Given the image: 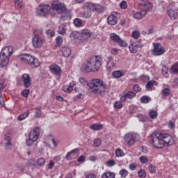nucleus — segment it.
I'll list each match as a JSON object with an SVG mask.
<instances>
[{
  "mask_svg": "<svg viewBox=\"0 0 178 178\" xmlns=\"http://www.w3.org/2000/svg\"><path fill=\"white\" fill-rule=\"evenodd\" d=\"M149 116L151 119H156L158 118V113L156 111H150L149 113Z\"/></svg>",
  "mask_w": 178,
  "mask_h": 178,
  "instance_id": "a18cd8bd",
  "label": "nucleus"
},
{
  "mask_svg": "<svg viewBox=\"0 0 178 178\" xmlns=\"http://www.w3.org/2000/svg\"><path fill=\"white\" fill-rule=\"evenodd\" d=\"M162 95H164V97H168V95L170 94V89L166 88L161 90Z\"/></svg>",
  "mask_w": 178,
  "mask_h": 178,
  "instance_id": "79ce46f5",
  "label": "nucleus"
},
{
  "mask_svg": "<svg viewBox=\"0 0 178 178\" xmlns=\"http://www.w3.org/2000/svg\"><path fill=\"white\" fill-rule=\"evenodd\" d=\"M149 142L154 148H162L163 147L161 133L152 134L149 138Z\"/></svg>",
  "mask_w": 178,
  "mask_h": 178,
  "instance_id": "39448f33",
  "label": "nucleus"
},
{
  "mask_svg": "<svg viewBox=\"0 0 178 178\" xmlns=\"http://www.w3.org/2000/svg\"><path fill=\"white\" fill-rule=\"evenodd\" d=\"M120 7L121 9H127V3L125 1H122L120 3Z\"/></svg>",
  "mask_w": 178,
  "mask_h": 178,
  "instance_id": "0e129e2a",
  "label": "nucleus"
},
{
  "mask_svg": "<svg viewBox=\"0 0 178 178\" xmlns=\"http://www.w3.org/2000/svg\"><path fill=\"white\" fill-rule=\"evenodd\" d=\"M60 51L65 58H69V56L72 55V50L67 47H63L60 49Z\"/></svg>",
  "mask_w": 178,
  "mask_h": 178,
  "instance_id": "4be33fe9",
  "label": "nucleus"
},
{
  "mask_svg": "<svg viewBox=\"0 0 178 178\" xmlns=\"http://www.w3.org/2000/svg\"><path fill=\"white\" fill-rule=\"evenodd\" d=\"M75 27H83V20L79 18H76L73 21Z\"/></svg>",
  "mask_w": 178,
  "mask_h": 178,
  "instance_id": "7c9ffc66",
  "label": "nucleus"
},
{
  "mask_svg": "<svg viewBox=\"0 0 178 178\" xmlns=\"http://www.w3.org/2000/svg\"><path fill=\"white\" fill-rule=\"evenodd\" d=\"M140 44H137L136 42H131L129 45V49L131 54H137L138 52V48H141Z\"/></svg>",
  "mask_w": 178,
  "mask_h": 178,
  "instance_id": "6ab92c4d",
  "label": "nucleus"
},
{
  "mask_svg": "<svg viewBox=\"0 0 178 178\" xmlns=\"http://www.w3.org/2000/svg\"><path fill=\"white\" fill-rule=\"evenodd\" d=\"M102 66V58L101 56H95L88 59L87 63L83 64L81 67L83 73H91V72H98Z\"/></svg>",
  "mask_w": 178,
  "mask_h": 178,
  "instance_id": "f257e3e1",
  "label": "nucleus"
},
{
  "mask_svg": "<svg viewBox=\"0 0 178 178\" xmlns=\"http://www.w3.org/2000/svg\"><path fill=\"white\" fill-rule=\"evenodd\" d=\"M80 17L83 19H90L91 17V10H85L80 13Z\"/></svg>",
  "mask_w": 178,
  "mask_h": 178,
  "instance_id": "cd10ccee",
  "label": "nucleus"
},
{
  "mask_svg": "<svg viewBox=\"0 0 178 178\" xmlns=\"http://www.w3.org/2000/svg\"><path fill=\"white\" fill-rule=\"evenodd\" d=\"M88 86L92 94L99 95H104L106 92V90H108L106 84L100 79L92 80Z\"/></svg>",
  "mask_w": 178,
  "mask_h": 178,
  "instance_id": "f03ea898",
  "label": "nucleus"
},
{
  "mask_svg": "<svg viewBox=\"0 0 178 178\" xmlns=\"http://www.w3.org/2000/svg\"><path fill=\"white\" fill-rule=\"evenodd\" d=\"M132 37L135 39L138 38V37H140V32L137 31H134L132 33Z\"/></svg>",
  "mask_w": 178,
  "mask_h": 178,
  "instance_id": "338daca9",
  "label": "nucleus"
},
{
  "mask_svg": "<svg viewBox=\"0 0 178 178\" xmlns=\"http://www.w3.org/2000/svg\"><path fill=\"white\" fill-rule=\"evenodd\" d=\"M127 97L129 98V99H133L134 97H136V93L133 91H129L126 93Z\"/></svg>",
  "mask_w": 178,
  "mask_h": 178,
  "instance_id": "8fccbe9b",
  "label": "nucleus"
},
{
  "mask_svg": "<svg viewBox=\"0 0 178 178\" xmlns=\"http://www.w3.org/2000/svg\"><path fill=\"white\" fill-rule=\"evenodd\" d=\"M140 101L142 102V104H148V102H149V101H151V98L148 96H143L140 98Z\"/></svg>",
  "mask_w": 178,
  "mask_h": 178,
  "instance_id": "58836bf2",
  "label": "nucleus"
},
{
  "mask_svg": "<svg viewBox=\"0 0 178 178\" xmlns=\"http://www.w3.org/2000/svg\"><path fill=\"white\" fill-rule=\"evenodd\" d=\"M138 138H140V136L138 134H133V133H129L125 134L124 137V140L125 143L129 145V147H131L138 141Z\"/></svg>",
  "mask_w": 178,
  "mask_h": 178,
  "instance_id": "0eeeda50",
  "label": "nucleus"
},
{
  "mask_svg": "<svg viewBox=\"0 0 178 178\" xmlns=\"http://www.w3.org/2000/svg\"><path fill=\"white\" fill-rule=\"evenodd\" d=\"M102 178H115V173L111 172H104Z\"/></svg>",
  "mask_w": 178,
  "mask_h": 178,
  "instance_id": "e433bc0d",
  "label": "nucleus"
},
{
  "mask_svg": "<svg viewBox=\"0 0 178 178\" xmlns=\"http://www.w3.org/2000/svg\"><path fill=\"white\" fill-rule=\"evenodd\" d=\"M84 6L92 12H98L99 13L102 12V6H101L99 4H94L93 3L88 2L85 3Z\"/></svg>",
  "mask_w": 178,
  "mask_h": 178,
  "instance_id": "4468645a",
  "label": "nucleus"
},
{
  "mask_svg": "<svg viewBox=\"0 0 178 178\" xmlns=\"http://www.w3.org/2000/svg\"><path fill=\"white\" fill-rule=\"evenodd\" d=\"M138 175L139 177H140V178L147 177V172H145V170H142V169H140L138 171Z\"/></svg>",
  "mask_w": 178,
  "mask_h": 178,
  "instance_id": "ea45409f",
  "label": "nucleus"
},
{
  "mask_svg": "<svg viewBox=\"0 0 178 178\" xmlns=\"http://www.w3.org/2000/svg\"><path fill=\"white\" fill-rule=\"evenodd\" d=\"M138 6L140 9H142V12H148V10H150V9H152V4L150 3H147L145 4L139 3Z\"/></svg>",
  "mask_w": 178,
  "mask_h": 178,
  "instance_id": "412c9836",
  "label": "nucleus"
},
{
  "mask_svg": "<svg viewBox=\"0 0 178 178\" xmlns=\"http://www.w3.org/2000/svg\"><path fill=\"white\" fill-rule=\"evenodd\" d=\"M107 22L111 26H115V24H118V17L113 15H111L108 17Z\"/></svg>",
  "mask_w": 178,
  "mask_h": 178,
  "instance_id": "b1692460",
  "label": "nucleus"
},
{
  "mask_svg": "<svg viewBox=\"0 0 178 178\" xmlns=\"http://www.w3.org/2000/svg\"><path fill=\"white\" fill-rule=\"evenodd\" d=\"M139 161H140V163H148L149 159H148V157H147L145 156H142L139 158Z\"/></svg>",
  "mask_w": 178,
  "mask_h": 178,
  "instance_id": "de8ad7c7",
  "label": "nucleus"
},
{
  "mask_svg": "<svg viewBox=\"0 0 178 178\" xmlns=\"http://www.w3.org/2000/svg\"><path fill=\"white\" fill-rule=\"evenodd\" d=\"M148 170L151 173H155L156 172V168L152 164L149 165Z\"/></svg>",
  "mask_w": 178,
  "mask_h": 178,
  "instance_id": "4d7b16f0",
  "label": "nucleus"
},
{
  "mask_svg": "<svg viewBox=\"0 0 178 178\" xmlns=\"http://www.w3.org/2000/svg\"><path fill=\"white\" fill-rule=\"evenodd\" d=\"M156 83V81H149L147 84H146V88L147 90H151V88H152V86H154V84Z\"/></svg>",
  "mask_w": 178,
  "mask_h": 178,
  "instance_id": "6e6d98bb",
  "label": "nucleus"
},
{
  "mask_svg": "<svg viewBox=\"0 0 178 178\" xmlns=\"http://www.w3.org/2000/svg\"><path fill=\"white\" fill-rule=\"evenodd\" d=\"M110 38H111V40L114 41V42H118L120 40L121 38L118 34L113 33L110 35Z\"/></svg>",
  "mask_w": 178,
  "mask_h": 178,
  "instance_id": "f704fd0d",
  "label": "nucleus"
},
{
  "mask_svg": "<svg viewBox=\"0 0 178 178\" xmlns=\"http://www.w3.org/2000/svg\"><path fill=\"white\" fill-rule=\"evenodd\" d=\"M15 168H16V170H17L18 172L23 173V172L26 170V165L22 163H16Z\"/></svg>",
  "mask_w": 178,
  "mask_h": 178,
  "instance_id": "c756f323",
  "label": "nucleus"
},
{
  "mask_svg": "<svg viewBox=\"0 0 178 178\" xmlns=\"http://www.w3.org/2000/svg\"><path fill=\"white\" fill-rule=\"evenodd\" d=\"M129 168L130 170H136L137 169V164L136 163H131L129 164Z\"/></svg>",
  "mask_w": 178,
  "mask_h": 178,
  "instance_id": "e2e57ef3",
  "label": "nucleus"
},
{
  "mask_svg": "<svg viewBox=\"0 0 178 178\" xmlns=\"http://www.w3.org/2000/svg\"><path fill=\"white\" fill-rule=\"evenodd\" d=\"M49 70L55 76H60V73H62V70L58 65H51L49 67Z\"/></svg>",
  "mask_w": 178,
  "mask_h": 178,
  "instance_id": "a211bd4d",
  "label": "nucleus"
},
{
  "mask_svg": "<svg viewBox=\"0 0 178 178\" xmlns=\"http://www.w3.org/2000/svg\"><path fill=\"white\" fill-rule=\"evenodd\" d=\"M102 127H104V125L101 124H93L90 126L91 130H102Z\"/></svg>",
  "mask_w": 178,
  "mask_h": 178,
  "instance_id": "473e14b6",
  "label": "nucleus"
},
{
  "mask_svg": "<svg viewBox=\"0 0 178 178\" xmlns=\"http://www.w3.org/2000/svg\"><path fill=\"white\" fill-rule=\"evenodd\" d=\"M18 58L23 63L30 65L31 67H38L40 66V61L34 56L28 54H23L18 56Z\"/></svg>",
  "mask_w": 178,
  "mask_h": 178,
  "instance_id": "7ed1b4c3",
  "label": "nucleus"
},
{
  "mask_svg": "<svg viewBox=\"0 0 178 178\" xmlns=\"http://www.w3.org/2000/svg\"><path fill=\"white\" fill-rule=\"evenodd\" d=\"M123 72L120 70L115 71L113 72V77L115 79H120V77H123Z\"/></svg>",
  "mask_w": 178,
  "mask_h": 178,
  "instance_id": "c9c22d12",
  "label": "nucleus"
},
{
  "mask_svg": "<svg viewBox=\"0 0 178 178\" xmlns=\"http://www.w3.org/2000/svg\"><path fill=\"white\" fill-rule=\"evenodd\" d=\"M119 175L121 178H126L127 176H129V171L124 168H122L120 170Z\"/></svg>",
  "mask_w": 178,
  "mask_h": 178,
  "instance_id": "72a5a7b5",
  "label": "nucleus"
},
{
  "mask_svg": "<svg viewBox=\"0 0 178 178\" xmlns=\"http://www.w3.org/2000/svg\"><path fill=\"white\" fill-rule=\"evenodd\" d=\"M57 12V13H65L66 12V6L59 1H54L51 3V12Z\"/></svg>",
  "mask_w": 178,
  "mask_h": 178,
  "instance_id": "6e6552de",
  "label": "nucleus"
},
{
  "mask_svg": "<svg viewBox=\"0 0 178 178\" xmlns=\"http://www.w3.org/2000/svg\"><path fill=\"white\" fill-rule=\"evenodd\" d=\"M58 34H61V35H65V34H66V26L63 24H61L58 29Z\"/></svg>",
  "mask_w": 178,
  "mask_h": 178,
  "instance_id": "a878e982",
  "label": "nucleus"
},
{
  "mask_svg": "<svg viewBox=\"0 0 178 178\" xmlns=\"http://www.w3.org/2000/svg\"><path fill=\"white\" fill-rule=\"evenodd\" d=\"M92 36V32L89 29H84L81 31L79 35V42H84V41H87L88 38H90Z\"/></svg>",
  "mask_w": 178,
  "mask_h": 178,
  "instance_id": "ddd939ff",
  "label": "nucleus"
},
{
  "mask_svg": "<svg viewBox=\"0 0 178 178\" xmlns=\"http://www.w3.org/2000/svg\"><path fill=\"white\" fill-rule=\"evenodd\" d=\"M147 15V11H142V12H136L134 13L133 15V17L136 19V20H141V19H143V17H145V15Z\"/></svg>",
  "mask_w": 178,
  "mask_h": 178,
  "instance_id": "5701e85b",
  "label": "nucleus"
},
{
  "mask_svg": "<svg viewBox=\"0 0 178 178\" xmlns=\"http://www.w3.org/2000/svg\"><path fill=\"white\" fill-rule=\"evenodd\" d=\"M115 69H116V60H113L112 56L108 57L106 61V70H108V72H112V70H115Z\"/></svg>",
  "mask_w": 178,
  "mask_h": 178,
  "instance_id": "2eb2a0df",
  "label": "nucleus"
},
{
  "mask_svg": "<svg viewBox=\"0 0 178 178\" xmlns=\"http://www.w3.org/2000/svg\"><path fill=\"white\" fill-rule=\"evenodd\" d=\"M102 144L101 140L99 138H97L94 141V145L95 147H100Z\"/></svg>",
  "mask_w": 178,
  "mask_h": 178,
  "instance_id": "69168bd1",
  "label": "nucleus"
},
{
  "mask_svg": "<svg viewBox=\"0 0 178 178\" xmlns=\"http://www.w3.org/2000/svg\"><path fill=\"white\" fill-rule=\"evenodd\" d=\"M26 165L29 168H31V169H35V166H37V162L35 161V160L30 159L28 160Z\"/></svg>",
  "mask_w": 178,
  "mask_h": 178,
  "instance_id": "c85d7f7f",
  "label": "nucleus"
},
{
  "mask_svg": "<svg viewBox=\"0 0 178 178\" xmlns=\"http://www.w3.org/2000/svg\"><path fill=\"white\" fill-rule=\"evenodd\" d=\"M114 107H115L117 109H122V108H123V104H122V102L116 101L114 103Z\"/></svg>",
  "mask_w": 178,
  "mask_h": 178,
  "instance_id": "603ef678",
  "label": "nucleus"
},
{
  "mask_svg": "<svg viewBox=\"0 0 178 178\" xmlns=\"http://www.w3.org/2000/svg\"><path fill=\"white\" fill-rule=\"evenodd\" d=\"M160 136L163 142V147L164 145H166L168 147L169 145H173V144H175V139H173V137H172V136L168 134L162 133H160Z\"/></svg>",
  "mask_w": 178,
  "mask_h": 178,
  "instance_id": "9b49d317",
  "label": "nucleus"
},
{
  "mask_svg": "<svg viewBox=\"0 0 178 178\" xmlns=\"http://www.w3.org/2000/svg\"><path fill=\"white\" fill-rule=\"evenodd\" d=\"M22 80L24 82V87L29 88L31 86V78L28 74H24L22 75Z\"/></svg>",
  "mask_w": 178,
  "mask_h": 178,
  "instance_id": "aec40b11",
  "label": "nucleus"
},
{
  "mask_svg": "<svg viewBox=\"0 0 178 178\" xmlns=\"http://www.w3.org/2000/svg\"><path fill=\"white\" fill-rule=\"evenodd\" d=\"M15 3L17 9L20 10L22 9V6H23V3H22V0H15Z\"/></svg>",
  "mask_w": 178,
  "mask_h": 178,
  "instance_id": "c03bdc74",
  "label": "nucleus"
},
{
  "mask_svg": "<svg viewBox=\"0 0 178 178\" xmlns=\"http://www.w3.org/2000/svg\"><path fill=\"white\" fill-rule=\"evenodd\" d=\"M13 54V47L11 46L5 47L0 52V55L5 56L6 58H8V59L12 56Z\"/></svg>",
  "mask_w": 178,
  "mask_h": 178,
  "instance_id": "dca6fc26",
  "label": "nucleus"
},
{
  "mask_svg": "<svg viewBox=\"0 0 178 178\" xmlns=\"http://www.w3.org/2000/svg\"><path fill=\"white\" fill-rule=\"evenodd\" d=\"M29 94H30V90L29 89H25L21 92V95L24 97V98H27L29 97Z\"/></svg>",
  "mask_w": 178,
  "mask_h": 178,
  "instance_id": "864d4df0",
  "label": "nucleus"
},
{
  "mask_svg": "<svg viewBox=\"0 0 178 178\" xmlns=\"http://www.w3.org/2000/svg\"><path fill=\"white\" fill-rule=\"evenodd\" d=\"M140 80L144 83H147V81H149V76H148V75H142L140 76Z\"/></svg>",
  "mask_w": 178,
  "mask_h": 178,
  "instance_id": "13d9d810",
  "label": "nucleus"
},
{
  "mask_svg": "<svg viewBox=\"0 0 178 178\" xmlns=\"http://www.w3.org/2000/svg\"><path fill=\"white\" fill-rule=\"evenodd\" d=\"M170 72V73H178V63L171 67Z\"/></svg>",
  "mask_w": 178,
  "mask_h": 178,
  "instance_id": "a19ab883",
  "label": "nucleus"
},
{
  "mask_svg": "<svg viewBox=\"0 0 178 178\" xmlns=\"http://www.w3.org/2000/svg\"><path fill=\"white\" fill-rule=\"evenodd\" d=\"M29 115H30V111H26L18 116V120L19 121L24 120V119H27V118H29Z\"/></svg>",
  "mask_w": 178,
  "mask_h": 178,
  "instance_id": "2f4dec72",
  "label": "nucleus"
},
{
  "mask_svg": "<svg viewBox=\"0 0 178 178\" xmlns=\"http://www.w3.org/2000/svg\"><path fill=\"white\" fill-rule=\"evenodd\" d=\"M35 13L37 16H55V13L51 11V7L48 5H40L35 10Z\"/></svg>",
  "mask_w": 178,
  "mask_h": 178,
  "instance_id": "423d86ee",
  "label": "nucleus"
},
{
  "mask_svg": "<svg viewBox=\"0 0 178 178\" xmlns=\"http://www.w3.org/2000/svg\"><path fill=\"white\" fill-rule=\"evenodd\" d=\"M123 155H124V152H123V150H122V149H117L115 150V156L118 158H120V157L123 156Z\"/></svg>",
  "mask_w": 178,
  "mask_h": 178,
  "instance_id": "09e8293b",
  "label": "nucleus"
},
{
  "mask_svg": "<svg viewBox=\"0 0 178 178\" xmlns=\"http://www.w3.org/2000/svg\"><path fill=\"white\" fill-rule=\"evenodd\" d=\"M167 13L171 20H176L178 17V8L175 3H170L168 7Z\"/></svg>",
  "mask_w": 178,
  "mask_h": 178,
  "instance_id": "1a4fd4ad",
  "label": "nucleus"
},
{
  "mask_svg": "<svg viewBox=\"0 0 178 178\" xmlns=\"http://www.w3.org/2000/svg\"><path fill=\"white\" fill-rule=\"evenodd\" d=\"M36 163L38 166H44V165H45V159L44 158L38 159Z\"/></svg>",
  "mask_w": 178,
  "mask_h": 178,
  "instance_id": "37998d69",
  "label": "nucleus"
},
{
  "mask_svg": "<svg viewBox=\"0 0 178 178\" xmlns=\"http://www.w3.org/2000/svg\"><path fill=\"white\" fill-rule=\"evenodd\" d=\"M46 34L47 35H50L51 37H54L55 35V31L52 29H48L46 31Z\"/></svg>",
  "mask_w": 178,
  "mask_h": 178,
  "instance_id": "680f3d73",
  "label": "nucleus"
},
{
  "mask_svg": "<svg viewBox=\"0 0 178 178\" xmlns=\"http://www.w3.org/2000/svg\"><path fill=\"white\" fill-rule=\"evenodd\" d=\"M154 49L152 51V54L154 56H161L165 54V48L161 45V43H154Z\"/></svg>",
  "mask_w": 178,
  "mask_h": 178,
  "instance_id": "f8f14e48",
  "label": "nucleus"
},
{
  "mask_svg": "<svg viewBox=\"0 0 178 178\" xmlns=\"http://www.w3.org/2000/svg\"><path fill=\"white\" fill-rule=\"evenodd\" d=\"M41 133V128L40 127H36L33 128L29 134V138L26 140V145L28 147H31L33 145L37 140H38L40 137V134Z\"/></svg>",
  "mask_w": 178,
  "mask_h": 178,
  "instance_id": "20e7f679",
  "label": "nucleus"
},
{
  "mask_svg": "<svg viewBox=\"0 0 178 178\" xmlns=\"http://www.w3.org/2000/svg\"><path fill=\"white\" fill-rule=\"evenodd\" d=\"M118 44L120 45V47H122L124 48L127 47V42L122 40V38L118 41Z\"/></svg>",
  "mask_w": 178,
  "mask_h": 178,
  "instance_id": "3c124183",
  "label": "nucleus"
},
{
  "mask_svg": "<svg viewBox=\"0 0 178 178\" xmlns=\"http://www.w3.org/2000/svg\"><path fill=\"white\" fill-rule=\"evenodd\" d=\"M6 147V149H12L13 145L12 144V138L10 134L4 136L3 141Z\"/></svg>",
  "mask_w": 178,
  "mask_h": 178,
  "instance_id": "f3484780",
  "label": "nucleus"
},
{
  "mask_svg": "<svg viewBox=\"0 0 178 178\" xmlns=\"http://www.w3.org/2000/svg\"><path fill=\"white\" fill-rule=\"evenodd\" d=\"M45 44V39L39 35H35L32 39V44L35 49H40Z\"/></svg>",
  "mask_w": 178,
  "mask_h": 178,
  "instance_id": "9d476101",
  "label": "nucleus"
},
{
  "mask_svg": "<svg viewBox=\"0 0 178 178\" xmlns=\"http://www.w3.org/2000/svg\"><path fill=\"white\" fill-rule=\"evenodd\" d=\"M70 38H73V40H74L75 41H79V39H76L77 38V37H79V33L76 31L72 32L70 35Z\"/></svg>",
  "mask_w": 178,
  "mask_h": 178,
  "instance_id": "49530a36",
  "label": "nucleus"
},
{
  "mask_svg": "<svg viewBox=\"0 0 178 178\" xmlns=\"http://www.w3.org/2000/svg\"><path fill=\"white\" fill-rule=\"evenodd\" d=\"M79 149H75L68 152L65 156V159H67V161H70V159H72V155H76V154L79 153Z\"/></svg>",
  "mask_w": 178,
  "mask_h": 178,
  "instance_id": "bb28decb",
  "label": "nucleus"
},
{
  "mask_svg": "<svg viewBox=\"0 0 178 178\" xmlns=\"http://www.w3.org/2000/svg\"><path fill=\"white\" fill-rule=\"evenodd\" d=\"M107 166H108L109 168H112V166H115V165H116V162H115L114 160H109L107 161Z\"/></svg>",
  "mask_w": 178,
  "mask_h": 178,
  "instance_id": "bf43d9fd",
  "label": "nucleus"
},
{
  "mask_svg": "<svg viewBox=\"0 0 178 178\" xmlns=\"http://www.w3.org/2000/svg\"><path fill=\"white\" fill-rule=\"evenodd\" d=\"M134 91H135V92H140V91H141V88L138 85H134Z\"/></svg>",
  "mask_w": 178,
  "mask_h": 178,
  "instance_id": "774afa93",
  "label": "nucleus"
},
{
  "mask_svg": "<svg viewBox=\"0 0 178 178\" xmlns=\"http://www.w3.org/2000/svg\"><path fill=\"white\" fill-rule=\"evenodd\" d=\"M56 42L57 45H62V42H63L62 36H58L56 39Z\"/></svg>",
  "mask_w": 178,
  "mask_h": 178,
  "instance_id": "052dcab7",
  "label": "nucleus"
},
{
  "mask_svg": "<svg viewBox=\"0 0 178 178\" xmlns=\"http://www.w3.org/2000/svg\"><path fill=\"white\" fill-rule=\"evenodd\" d=\"M63 90H64L65 92H72V91H73V89H72V88H70V86H69L68 85L64 86L63 87Z\"/></svg>",
  "mask_w": 178,
  "mask_h": 178,
  "instance_id": "5fc2aeb1",
  "label": "nucleus"
},
{
  "mask_svg": "<svg viewBox=\"0 0 178 178\" xmlns=\"http://www.w3.org/2000/svg\"><path fill=\"white\" fill-rule=\"evenodd\" d=\"M161 72H162V74H163V76H164V77H166V79H168V77H169V72H168V67L163 66Z\"/></svg>",
  "mask_w": 178,
  "mask_h": 178,
  "instance_id": "4c0bfd02",
  "label": "nucleus"
},
{
  "mask_svg": "<svg viewBox=\"0 0 178 178\" xmlns=\"http://www.w3.org/2000/svg\"><path fill=\"white\" fill-rule=\"evenodd\" d=\"M9 63V58L0 54V67H5Z\"/></svg>",
  "mask_w": 178,
  "mask_h": 178,
  "instance_id": "393cba45",
  "label": "nucleus"
}]
</instances>
